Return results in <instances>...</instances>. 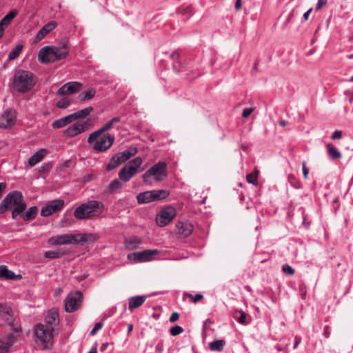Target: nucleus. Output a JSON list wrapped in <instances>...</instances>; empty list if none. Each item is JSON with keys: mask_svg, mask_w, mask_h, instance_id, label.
<instances>
[{"mask_svg": "<svg viewBox=\"0 0 353 353\" xmlns=\"http://www.w3.org/2000/svg\"><path fill=\"white\" fill-rule=\"evenodd\" d=\"M68 51L66 43H62L59 46H48L39 50L38 59L41 63L46 64L54 62L65 58Z\"/></svg>", "mask_w": 353, "mask_h": 353, "instance_id": "nucleus-1", "label": "nucleus"}, {"mask_svg": "<svg viewBox=\"0 0 353 353\" xmlns=\"http://www.w3.org/2000/svg\"><path fill=\"white\" fill-rule=\"evenodd\" d=\"M104 210V204L97 200H90L81 204L74 212V216L77 219H88L99 216Z\"/></svg>", "mask_w": 353, "mask_h": 353, "instance_id": "nucleus-2", "label": "nucleus"}, {"mask_svg": "<svg viewBox=\"0 0 353 353\" xmlns=\"http://www.w3.org/2000/svg\"><path fill=\"white\" fill-rule=\"evenodd\" d=\"M36 83L37 79L32 72L20 69L14 74L12 86L18 92L26 93L29 92Z\"/></svg>", "mask_w": 353, "mask_h": 353, "instance_id": "nucleus-3", "label": "nucleus"}, {"mask_svg": "<svg viewBox=\"0 0 353 353\" xmlns=\"http://www.w3.org/2000/svg\"><path fill=\"white\" fill-rule=\"evenodd\" d=\"M53 326H46L41 323L36 325L34 334L37 337L36 342L43 346V349L50 350L52 347Z\"/></svg>", "mask_w": 353, "mask_h": 353, "instance_id": "nucleus-4", "label": "nucleus"}, {"mask_svg": "<svg viewBox=\"0 0 353 353\" xmlns=\"http://www.w3.org/2000/svg\"><path fill=\"white\" fill-rule=\"evenodd\" d=\"M14 208H26L27 205L24 201L21 192L14 190L9 192L0 203V214H3L6 211L10 210Z\"/></svg>", "mask_w": 353, "mask_h": 353, "instance_id": "nucleus-5", "label": "nucleus"}, {"mask_svg": "<svg viewBox=\"0 0 353 353\" xmlns=\"http://www.w3.org/2000/svg\"><path fill=\"white\" fill-rule=\"evenodd\" d=\"M90 234H84L82 236L73 234H61L54 236L48 239V243L52 245H68L83 243L90 241Z\"/></svg>", "mask_w": 353, "mask_h": 353, "instance_id": "nucleus-6", "label": "nucleus"}, {"mask_svg": "<svg viewBox=\"0 0 353 353\" xmlns=\"http://www.w3.org/2000/svg\"><path fill=\"white\" fill-rule=\"evenodd\" d=\"M154 176L156 181H161L168 176L167 163L159 161L148 169L143 175V180L146 183H151L150 178Z\"/></svg>", "mask_w": 353, "mask_h": 353, "instance_id": "nucleus-7", "label": "nucleus"}, {"mask_svg": "<svg viewBox=\"0 0 353 353\" xmlns=\"http://www.w3.org/2000/svg\"><path fill=\"white\" fill-rule=\"evenodd\" d=\"M143 163L140 157H135L129 161L119 172V178L124 182L129 181L139 172V169Z\"/></svg>", "mask_w": 353, "mask_h": 353, "instance_id": "nucleus-8", "label": "nucleus"}, {"mask_svg": "<svg viewBox=\"0 0 353 353\" xmlns=\"http://www.w3.org/2000/svg\"><path fill=\"white\" fill-rule=\"evenodd\" d=\"M83 299V294L79 291L70 293L65 299V310L72 313L81 307Z\"/></svg>", "mask_w": 353, "mask_h": 353, "instance_id": "nucleus-9", "label": "nucleus"}, {"mask_svg": "<svg viewBox=\"0 0 353 353\" xmlns=\"http://www.w3.org/2000/svg\"><path fill=\"white\" fill-rule=\"evenodd\" d=\"M176 216V209L169 205L161 210L157 215L156 222L160 227H164L170 223Z\"/></svg>", "mask_w": 353, "mask_h": 353, "instance_id": "nucleus-10", "label": "nucleus"}, {"mask_svg": "<svg viewBox=\"0 0 353 353\" xmlns=\"http://www.w3.org/2000/svg\"><path fill=\"white\" fill-rule=\"evenodd\" d=\"M91 123L90 121L75 123L63 131V136L67 138L74 137L87 131Z\"/></svg>", "mask_w": 353, "mask_h": 353, "instance_id": "nucleus-11", "label": "nucleus"}, {"mask_svg": "<svg viewBox=\"0 0 353 353\" xmlns=\"http://www.w3.org/2000/svg\"><path fill=\"white\" fill-rule=\"evenodd\" d=\"M159 250H145L142 252H135L128 254V259L134 262H146L152 260V256L159 254Z\"/></svg>", "mask_w": 353, "mask_h": 353, "instance_id": "nucleus-12", "label": "nucleus"}, {"mask_svg": "<svg viewBox=\"0 0 353 353\" xmlns=\"http://www.w3.org/2000/svg\"><path fill=\"white\" fill-rule=\"evenodd\" d=\"M64 203L65 202L63 199H55L48 202L41 208V216L46 217L60 211L64 207Z\"/></svg>", "mask_w": 353, "mask_h": 353, "instance_id": "nucleus-13", "label": "nucleus"}, {"mask_svg": "<svg viewBox=\"0 0 353 353\" xmlns=\"http://www.w3.org/2000/svg\"><path fill=\"white\" fill-rule=\"evenodd\" d=\"M17 111L13 108L6 110L0 117V128H8L13 126L17 119Z\"/></svg>", "mask_w": 353, "mask_h": 353, "instance_id": "nucleus-14", "label": "nucleus"}, {"mask_svg": "<svg viewBox=\"0 0 353 353\" xmlns=\"http://www.w3.org/2000/svg\"><path fill=\"white\" fill-rule=\"evenodd\" d=\"M120 121H121L120 117H113L110 121H108L107 123L103 125L101 128L92 132L88 139V142L89 143H94L97 139V138L99 137V136H101L103 133H104V132L108 131L109 130H110L111 128H112L114 124L116 123H119Z\"/></svg>", "mask_w": 353, "mask_h": 353, "instance_id": "nucleus-15", "label": "nucleus"}, {"mask_svg": "<svg viewBox=\"0 0 353 353\" xmlns=\"http://www.w3.org/2000/svg\"><path fill=\"white\" fill-rule=\"evenodd\" d=\"M114 141V135L109 133L105 134L99 140L96 141L93 148L99 152H103L108 150L113 145Z\"/></svg>", "mask_w": 353, "mask_h": 353, "instance_id": "nucleus-16", "label": "nucleus"}, {"mask_svg": "<svg viewBox=\"0 0 353 353\" xmlns=\"http://www.w3.org/2000/svg\"><path fill=\"white\" fill-rule=\"evenodd\" d=\"M82 84L77 81L68 82L62 85L57 91V94L63 96L77 92Z\"/></svg>", "mask_w": 353, "mask_h": 353, "instance_id": "nucleus-17", "label": "nucleus"}, {"mask_svg": "<svg viewBox=\"0 0 353 353\" xmlns=\"http://www.w3.org/2000/svg\"><path fill=\"white\" fill-rule=\"evenodd\" d=\"M177 234L181 237L187 238L190 236L193 232V225L188 221H179L176 223Z\"/></svg>", "mask_w": 353, "mask_h": 353, "instance_id": "nucleus-18", "label": "nucleus"}, {"mask_svg": "<svg viewBox=\"0 0 353 353\" xmlns=\"http://www.w3.org/2000/svg\"><path fill=\"white\" fill-rule=\"evenodd\" d=\"M16 341L17 337L13 334H9L0 339V353H8Z\"/></svg>", "mask_w": 353, "mask_h": 353, "instance_id": "nucleus-19", "label": "nucleus"}, {"mask_svg": "<svg viewBox=\"0 0 353 353\" xmlns=\"http://www.w3.org/2000/svg\"><path fill=\"white\" fill-rule=\"evenodd\" d=\"M57 26V23L54 21H51L44 25L37 32L34 43H38L41 41L48 33L53 30Z\"/></svg>", "mask_w": 353, "mask_h": 353, "instance_id": "nucleus-20", "label": "nucleus"}, {"mask_svg": "<svg viewBox=\"0 0 353 353\" xmlns=\"http://www.w3.org/2000/svg\"><path fill=\"white\" fill-rule=\"evenodd\" d=\"M0 316L9 325L14 323V318L13 311L10 306L6 304L0 303Z\"/></svg>", "mask_w": 353, "mask_h": 353, "instance_id": "nucleus-21", "label": "nucleus"}, {"mask_svg": "<svg viewBox=\"0 0 353 353\" xmlns=\"http://www.w3.org/2000/svg\"><path fill=\"white\" fill-rule=\"evenodd\" d=\"M47 325L46 326H52L59 324V312L57 309L52 308L49 310L45 318Z\"/></svg>", "mask_w": 353, "mask_h": 353, "instance_id": "nucleus-22", "label": "nucleus"}, {"mask_svg": "<svg viewBox=\"0 0 353 353\" xmlns=\"http://www.w3.org/2000/svg\"><path fill=\"white\" fill-rule=\"evenodd\" d=\"M48 151L46 149H40L36 152L32 156H31L28 161V164L30 167L34 166L37 163L42 161V159L46 156Z\"/></svg>", "mask_w": 353, "mask_h": 353, "instance_id": "nucleus-23", "label": "nucleus"}, {"mask_svg": "<svg viewBox=\"0 0 353 353\" xmlns=\"http://www.w3.org/2000/svg\"><path fill=\"white\" fill-rule=\"evenodd\" d=\"M156 198L154 190L141 192L137 196V199L139 203H148L155 201H157Z\"/></svg>", "mask_w": 353, "mask_h": 353, "instance_id": "nucleus-24", "label": "nucleus"}, {"mask_svg": "<svg viewBox=\"0 0 353 353\" xmlns=\"http://www.w3.org/2000/svg\"><path fill=\"white\" fill-rule=\"evenodd\" d=\"M21 275H16L12 271L8 270L4 265H0V278L6 280L21 279Z\"/></svg>", "mask_w": 353, "mask_h": 353, "instance_id": "nucleus-25", "label": "nucleus"}, {"mask_svg": "<svg viewBox=\"0 0 353 353\" xmlns=\"http://www.w3.org/2000/svg\"><path fill=\"white\" fill-rule=\"evenodd\" d=\"M137 153V148L133 146L129 147L125 150L116 154L119 157V161L122 163L129 160L132 157Z\"/></svg>", "mask_w": 353, "mask_h": 353, "instance_id": "nucleus-26", "label": "nucleus"}, {"mask_svg": "<svg viewBox=\"0 0 353 353\" xmlns=\"http://www.w3.org/2000/svg\"><path fill=\"white\" fill-rule=\"evenodd\" d=\"M142 243V240L137 236H131L125 238L124 241L125 247L128 250L138 249Z\"/></svg>", "mask_w": 353, "mask_h": 353, "instance_id": "nucleus-27", "label": "nucleus"}, {"mask_svg": "<svg viewBox=\"0 0 353 353\" xmlns=\"http://www.w3.org/2000/svg\"><path fill=\"white\" fill-rule=\"evenodd\" d=\"M74 121L75 120L72 114H70L66 117H62L59 119L54 121L52 124V127L54 129L61 128Z\"/></svg>", "mask_w": 353, "mask_h": 353, "instance_id": "nucleus-28", "label": "nucleus"}, {"mask_svg": "<svg viewBox=\"0 0 353 353\" xmlns=\"http://www.w3.org/2000/svg\"><path fill=\"white\" fill-rule=\"evenodd\" d=\"M145 296H136L129 299V310H133L140 307L146 300Z\"/></svg>", "mask_w": 353, "mask_h": 353, "instance_id": "nucleus-29", "label": "nucleus"}, {"mask_svg": "<svg viewBox=\"0 0 353 353\" xmlns=\"http://www.w3.org/2000/svg\"><path fill=\"white\" fill-rule=\"evenodd\" d=\"M248 316V315L242 310H235L233 312V317L240 324L248 325L249 323Z\"/></svg>", "mask_w": 353, "mask_h": 353, "instance_id": "nucleus-30", "label": "nucleus"}, {"mask_svg": "<svg viewBox=\"0 0 353 353\" xmlns=\"http://www.w3.org/2000/svg\"><path fill=\"white\" fill-rule=\"evenodd\" d=\"M38 213V208L37 206H32L28 210L21 214V218L23 221H28L33 220Z\"/></svg>", "mask_w": 353, "mask_h": 353, "instance_id": "nucleus-31", "label": "nucleus"}, {"mask_svg": "<svg viewBox=\"0 0 353 353\" xmlns=\"http://www.w3.org/2000/svg\"><path fill=\"white\" fill-rule=\"evenodd\" d=\"M326 147L328 155L332 160H338L341 158V153L333 145V144L327 143Z\"/></svg>", "mask_w": 353, "mask_h": 353, "instance_id": "nucleus-32", "label": "nucleus"}, {"mask_svg": "<svg viewBox=\"0 0 353 353\" xmlns=\"http://www.w3.org/2000/svg\"><path fill=\"white\" fill-rule=\"evenodd\" d=\"M122 187H123V184L120 181V179H115L107 187V188L105 190V192L108 193V194H113L117 190L121 188Z\"/></svg>", "mask_w": 353, "mask_h": 353, "instance_id": "nucleus-33", "label": "nucleus"}, {"mask_svg": "<svg viewBox=\"0 0 353 353\" xmlns=\"http://www.w3.org/2000/svg\"><path fill=\"white\" fill-rule=\"evenodd\" d=\"M93 111V108L91 106L87 107L84 109L80 110L72 113L74 120L78 119H83L88 116L91 112Z\"/></svg>", "mask_w": 353, "mask_h": 353, "instance_id": "nucleus-34", "label": "nucleus"}, {"mask_svg": "<svg viewBox=\"0 0 353 353\" xmlns=\"http://www.w3.org/2000/svg\"><path fill=\"white\" fill-rule=\"evenodd\" d=\"M225 345V341L224 340H216L210 343L209 347L210 350L212 351H217L221 352L223 350L224 345Z\"/></svg>", "mask_w": 353, "mask_h": 353, "instance_id": "nucleus-35", "label": "nucleus"}, {"mask_svg": "<svg viewBox=\"0 0 353 353\" xmlns=\"http://www.w3.org/2000/svg\"><path fill=\"white\" fill-rule=\"evenodd\" d=\"M121 164L119 157L116 154L110 159L109 163L106 165L107 171H111Z\"/></svg>", "mask_w": 353, "mask_h": 353, "instance_id": "nucleus-36", "label": "nucleus"}, {"mask_svg": "<svg viewBox=\"0 0 353 353\" xmlns=\"http://www.w3.org/2000/svg\"><path fill=\"white\" fill-rule=\"evenodd\" d=\"M17 10H12L10 11L1 20V21L6 26L10 25L12 19L17 15Z\"/></svg>", "mask_w": 353, "mask_h": 353, "instance_id": "nucleus-37", "label": "nucleus"}, {"mask_svg": "<svg viewBox=\"0 0 353 353\" xmlns=\"http://www.w3.org/2000/svg\"><path fill=\"white\" fill-rule=\"evenodd\" d=\"M96 94V91L94 88H90L79 95V99L80 101H85L92 99Z\"/></svg>", "mask_w": 353, "mask_h": 353, "instance_id": "nucleus-38", "label": "nucleus"}, {"mask_svg": "<svg viewBox=\"0 0 353 353\" xmlns=\"http://www.w3.org/2000/svg\"><path fill=\"white\" fill-rule=\"evenodd\" d=\"M23 48V46L22 44L17 45L16 47L9 53L8 59L10 61H12L17 59L21 52Z\"/></svg>", "mask_w": 353, "mask_h": 353, "instance_id": "nucleus-39", "label": "nucleus"}, {"mask_svg": "<svg viewBox=\"0 0 353 353\" xmlns=\"http://www.w3.org/2000/svg\"><path fill=\"white\" fill-rule=\"evenodd\" d=\"M157 201H161L170 195V192L165 190H154Z\"/></svg>", "mask_w": 353, "mask_h": 353, "instance_id": "nucleus-40", "label": "nucleus"}, {"mask_svg": "<svg viewBox=\"0 0 353 353\" xmlns=\"http://www.w3.org/2000/svg\"><path fill=\"white\" fill-rule=\"evenodd\" d=\"M258 173L259 171H255L248 174L246 176V180L249 183L256 185L258 184Z\"/></svg>", "mask_w": 353, "mask_h": 353, "instance_id": "nucleus-41", "label": "nucleus"}, {"mask_svg": "<svg viewBox=\"0 0 353 353\" xmlns=\"http://www.w3.org/2000/svg\"><path fill=\"white\" fill-rule=\"evenodd\" d=\"M62 253L60 251L49 250L44 253V256L50 259H55L61 257Z\"/></svg>", "mask_w": 353, "mask_h": 353, "instance_id": "nucleus-42", "label": "nucleus"}, {"mask_svg": "<svg viewBox=\"0 0 353 353\" xmlns=\"http://www.w3.org/2000/svg\"><path fill=\"white\" fill-rule=\"evenodd\" d=\"M71 104V101L67 98H63L57 102L56 105L59 108H67Z\"/></svg>", "mask_w": 353, "mask_h": 353, "instance_id": "nucleus-43", "label": "nucleus"}, {"mask_svg": "<svg viewBox=\"0 0 353 353\" xmlns=\"http://www.w3.org/2000/svg\"><path fill=\"white\" fill-rule=\"evenodd\" d=\"M26 208H14L12 211V218L17 219L19 216H21Z\"/></svg>", "mask_w": 353, "mask_h": 353, "instance_id": "nucleus-44", "label": "nucleus"}, {"mask_svg": "<svg viewBox=\"0 0 353 353\" xmlns=\"http://www.w3.org/2000/svg\"><path fill=\"white\" fill-rule=\"evenodd\" d=\"M183 331V328L179 325H175L174 327H172L170 330V334L174 336L181 334Z\"/></svg>", "mask_w": 353, "mask_h": 353, "instance_id": "nucleus-45", "label": "nucleus"}, {"mask_svg": "<svg viewBox=\"0 0 353 353\" xmlns=\"http://www.w3.org/2000/svg\"><path fill=\"white\" fill-rule=\"evenodd\" d=\"M288 181L293 187L296 188H299L301 187L299 182L297 181L296 178L292 174H290L288 176Z\"/></svg>", "mask_w": 353, "mask_h": 353, "instance_id": "nucleus-46", "label": "nucleus"}, {"mask_svg": "<svg viewBox=\"0 0 353 353\" xmlns=\"http://www.w3.org/2000/svg\"><path fill=\"white\" fill-rule=\"evenodd\" d=\"M185 295L189 296L193 303H196L203 298V296L201 294H196L194 296L192 294L185 293Z\"/></svg>", "mask_w": 353, "mask_h": 353, "instance_id": "nucleus-47", "label": "nucleus"}, {"mask_svg": "<svg viewBox=\"0 0 353 353\" xmlns=\"http://www.w3.org/2000/svg\"><path fill=\"white\" fill-rule=\"evenodd\" d=\"M282 270L284 273L288 275H293L295 272L294 270L288 264H285L282 267Z\"/></svg>", "mask_w": 353, "mask_h": 353, "instance_id": "nucleus-48", "label": "nucleus"}, {"mask_svg": "<svg viewBox=\"0 0 353 353\" xmlns=\"http://www.w3.org/2000/svg\"><path fill=\"white\" fill-rule=\"evenodd\" d=\"M52 168V165L50 163H46L45 165H43L41 166L39 169V171L40 172H48Z\"/></svg>", "mask_w": 353, "mask_h": 353, "instance_id": "nucleus-49", "label": "nucleus"}, {"mask_svg": "<svg viewBox=\"0 0 353 353\" xmlns=\"http://www.w3.org/2000/svg\"><path fill=\"white\" fill-rule=\"evenodd\" d=\"M102 327H103V323L101 322L96 323L94 328L90 331V335L95 334L97 331H99L100 329L102 328Z\"/></svg>", "mask_w": 353, "mask_h": 353, "instance_id": "nucleus-50", "label": "nucleus"}, {"mask_svg": "<svg viewBox=\"0 0 353 353\" xmlns=\"http://www.w3.org/2000/svg\"><path fill=\"white\" fill-rule=\"evenodd\" d=\"M254 110V108H245L243 110V112H242V117L243 118H247L251 114L252 112Z\"/></svg>", "mask_w": 353, "mask_h": 353, "instance_id": "nucleus-51", "label": "nucleus"}, {"mask_svg": "<svg viewBox=\"0 0 353 353\" xmlns=\"http://www.w3.org/2000/svg\"><path fill=\"white\" fill-rule=\"evenodd\" d=\"M302 170H303V176L305 179H307V176H308V174H309V170L308 168L306 167V163L305 161H303L302 163Z\"/></svg>", "mask_w": 353, "mask_h": 353, "instance_id": "nucleus-52", "label": "nucleus"}, {"mask_svg": "<svg viewBox=\"0 0 353 353\" xmlns=\"http://www.w3.org/2000/svg\"><path fill=\"white\" fill-rule=\"evenodd\" d=\"M342 137V131L335 130L332 134V139H339Z\"/></svg>", "mask_w": 353, "mask_h": 353, "instance_id": "nucleus-53", "label": "nucleus"}, {"mask_svg": "<svg viewBox=\"0 0 353 353\" xmlns=\"http://www.w3.org/2000/svg\"><path fill=\"white\" fill-rule=\"evenodd\" d=\"M163 350V341H160L158 343L155 347V353H162Z\"/></svg>", "mask_w": 353, "mask_h": 353, "instance_id": "nucleus-54", "label": "nucleus"}, {"mask_svg": "<svg viewBox=\"0 0 353 353\" xmlns=\"http://www.w3.org/2000/svg\"><path fill=\"white\" fill-rule=\"evenodd\" d=\"M327 0H318L316 10H319L323 6L327 4Z\"/></svg>", "mask_w": 353, "mask_h": 353, "instance_id": "nucleus-55", "label": "nucleus"}, {"mask_svg": "<svg viewBox=\"0 0 353 353\" xmlns=\"http://www.w3.org/2000/svg\"><path fill=\"white\" fill-rule=\"evenodd\" d=\"M179 313H178V312H173V313L171 314V316H170V322H172V323H174V322H175V321H178V320H179Z\"/></svg>", "mask_w": 353, "mask_h": 353, "instance_id": "nucleus-56", "label": "nucleus"}, {"mask_svg": "<svg viewBox=\"0 0 353 353\" xmlns=\"http://www.w3.org/2000/svg\"><path fill=\"white\" fill-rule=\"evenodd\" d=\"M7 188V183L6 182H1L0 183V198L3 195L4 191L6 190Z\"/></svg>", "mask_w": 353, "mask_h": 353, "instance_id": "nucleus-57", "label": "nucleus"}, {"mask_svg": "<svg viewBox=\"0 0 353 353\" xmlns=\"http://www.w3.org/2000/svg\"><path fill=\"white\" fill-rule=\"evenodd\" d=\"M170 58L175 61V60H178L179 58V54L177 51H175V52H173L171 54H170Z\"/></svg>", "mask_w": 353, "mask_h": 353, "instance_id": "nucleus-58", "label": "nucleus"}, {"mask_svg": "<svg viewBox=\"0 0 353 353\" xmlns=\"http://www.w3.org/2000/svg\"><path fill=\"white\" fill-rule=\"evenodd\" d=\"M5 27L6 26L0 21V39L3 35Z\"/></svg>", "mask_w": 353, "mask_h": 353, "instance_id": "nucleus-59", "label": "nucleus"}, {"mask_svg": "<svg viewBox=\"0 0 353 353\" xmlns=\"http://www.w3.org/2000/svg\"><path fill=\"white\" fill-rule=\"evenodd\" d=\"M241 8V0H236L235 3V9L239 10Z\"/></svg>", "mask_w": 353, "mask_h": 353, "instance_id": "nucleus-60", "label": "nucleus"}, {"mask_svg": "<svg viewBox=\"0 0 353 353\" xmlns=\"http://www.w3.org/2000/svg\"><path fill=\"white\" fill-rule=\"evenodd\" d=\"M312 8L309 9L306 12L303 14V19L305 21H307L308 19L309 15L310 12H312Z\"/></svg>", "mask_w": 353, "mask_h": 353, "instance_id": "nucleus-61", "label": "nucleus"}, {"mask_svg": "<svg viewBox=\"0 0 353 353\" xmlns=\"http://www.w3.org/2000/svg\"><path fill=\"white\" fill-rule=\"evenodd\" d=\"M301 340L300 337H298V336L295 337V343H294V347H293L294 349H296L297 347V346L301 343Z\"/></svg>", "mask_w": 353, "mask_h": 353, "instance_id": "nucleus-62", "label": "nucleus"}, {"mask_svg": "<svg viewBox=\"0 0 353 353\" xmlns=\"http://www.w3.org/2000/svg\"><path fill=\"white\" fill-rule=\"evenodd\" d=\"M279 124L283 127L287 125V122L285 121L281 120L279 122Z\"/></svg>", "mask_w": 353, "mask_h": 353, "instance_id": "nucleus-63", "label": "nucleus"}, {"mask_svg": "<svg viewBox=\"0 0 353 353\" xmlns=\"http://www.w3.org/2000/svg\"><path fill=\"white\" fill-rule=\"evenodd\" d=\"M88 353H97V347H92Z\"/></svg>", "mask_w": 353, "mask_h": 353, "instance_id": "nucleus-64", "label": "nucleus"}]
</instances>
